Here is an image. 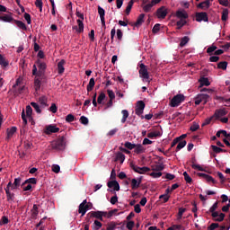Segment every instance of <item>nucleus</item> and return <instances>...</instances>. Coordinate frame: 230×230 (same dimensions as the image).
<instances>
[{"instance_id":"nucleus-57","label":"nucleus","mask_w":230,"mask_h":230,"mask_svg":"<svg viewBox=\"0 0 230 230\" xmlns=\"http://www.w3.org/2000/svg\"><path fill=\"white\" fill-rule=\"evenodd\" d=\"M160 200H164V203L168 202L170 200V195L167 194H162L159 197Z\"/></svg>"},{"instance_id":"nucleus-52","label":"nucleus","mask_w":230,"mask_h":230,"mask_svg":"<svg viewBox=\"0 0 230 230\" xmlns=\"http://www.w3.org/2000/svg\"><path fill=\"white\" fill-rule=\"evenodd\" d=\"M211 148H212L213 152H215V154H220L222 152H226L225 149H222L217 146H211Z\"/></svg>"},{"instance_id":"nucleus-44","label":"nucleus","mask_w":230,"mask_h":230,"mask_svg":"<svg viewBox=\"0 0 230 230\" xmlns=\"http://www.w3.org/2000/svg\"><path fill=\"white\" fill-rule=\"evenodd\" d=\"M188 22L186 20H180L176 22L177 30H181L182 26H186Z\"/></svg>"},{"instance_id":"nucleus-51","label":"nucleus","mask_w":230,"mask_h":230,"mask_svg":"<svg viewBox=\"0 0 230 230\" xmlns=\"http://www.w3.org/2000/svg\"><path fill=\"white\" fill-rule=\"evenodd\" d=\"M217 47L215 46V45H212V46H210V47H208V48L207 49V53H208V55H213L214 51H217Z\"/></svg>"},{"instance_id":"nucleus-8","label":"nucleus","mask_w":230,"mask_h":230,"mask_svg":"<svg viewBox=\"0 0 230 230\" xmlns=\"http://www.w3.org/2000/svg\"><path fill=\"white\" fill-rule=\"evenodd\" d=\"M168 15V8L166 6H161L156 10V17L158 19H166Z\"/></svg>"},{"instance_id":"nucleus-27","label":"nucleus","mask_w":230,"mask_h":230,"mask_svg":"<svg viewBox=\"0 0 230 230\" xmlns=\"http://www.w3.org/2000/svg\"><path fill=\"white\" fill-rule=\"evenodd\" d=\"M89 210V206L84 205L81 208V205H79L78 213L81 215V217H84L87 211Z\"/></svg>"},{"instance_id":"nucleus-9","label":"nucleus","mask_w":230,"mask_h":230,"mask_svg":"<svg viewBox=\"0 0 230 230\" xmlns=\"http://www.w3.org/2000/svg\"><path fill=\"white\" fill-rule=\"evenodd\" d=\"M196 21L197 22H208L209 21V18L208 17V13L201 12L196 13Z\"/></svg>"},{"instance_id":"nucleus-29","label":"nucleus","mask_w":230,"mask_h":230,"mask_svg":"<svg viewBox=\"0 0 230 230\" xmlns=\"http://www.w3.org/2000/svg\"><path fill=\"white\" fill-rule=\"evenodd\" d=\"M195 158L192 159V164H191V168L193 170H198L199 172H206V169H204L202 166H200L199 164H195Z\"/></svg>"},{"instance_id":"nucleus-15","label":"nucleus","mask_w":230,"mask_h":230,"mask_svg":"<svg viewBox=\"0 0 230 230\" xmlns=\"http://www.w3.org/2000/svg\"><path fill=\"white\" fill-rule=\"evenodd\" d=\"M17 132V128L16 127H12L11 128H7L6 130V141H10V139H12V137H13V134H15Z\"/></svg>"},{"instance_id":"nucleus-61","label":"nucleus","mask_w":230,"mask_h":230,"mask_svg":"<svg viewBox=\"0 0 230 230\" xmlns=\"http://www.w3.org/2000/svg\"><path fill=\"white\" fill-rule=\"evenodd\" d=\"M93 226H94V229H95V230H100V229H102V222H100V221H98V220H95V221L93 222Z\"/></svg>"},{"instance_id":"nucleus-64","label":"nucleus","mask_w":230,"mask_h":230,"mask_svg":"<svg viewBox=\"0 0 230 230\" xmlns=\"http://www.w3.org/2000/svg\"><path fill=\"white\" fill-rule=\"evenodd\" d=\"M160 30H161V24L156 23V24H155V26L153 27L152 32H153V33H157Z\"/></svg>"},{"instance_id":"nucleus-19","label":"nucleus","mask_w":230,"mask_h":230,"mask_svg":"<svg viewBox=\"0 0 230 230\" xmlns=\"http://www.w3.org/2000/svg\"><path fill=\"white\" fill-rule=\"evenodd\" d=\"M199 82L200 87H204V85H206V87H209V85H211V83H209V79H208V77H200Z\"/></svg>"},{"instance_id":"nucleus-2","label":"nucleus","mask_w":230,"mask_h":230,"mask_svg":"<svg viewBox=\"0 0 230 230\" xmlns=\"http://www.w3.org/2000/svg\"><path fill=\"white\" fill-rule=\"evenodd\" d=\"M50 148L55 152H62L66 150V137H60L59 138L53 140L50 143Z\"/></svg>"},{"instance_id":"nucleus-11","label":"nucleus","mask_w":230,"mask_h":230,"mask_svg":"<svg viewBox=\"0 0 230 230\" xmlns=\"http://www.w3.org/2000/svg\"><path fill=\"white\" fill-rule=\"evenodd\" d=\"M90 218H97L101 222H103V217H102V211H91L87 214Z\"/></svg>"},{"instance_id":"nucleus-22","label":"nucleus","mask_w":230,"mask_h":230,"mask_svg":"<svg viewBox=\"0 0 230 230\" xmlns=\"http://www.w3.org/2000/svg\"><path fill=\"white\" fill-rule=\"evenodd\" d=\"M39 217V205L34 204L31 209V218L35 219Z\"/></svg>"},{"instance_id":"nucleus-32","label":"nucleus","mask_w":230,"mask_h":230,"mask_svg":"<svg viewBox=\"0 0 230 230\" xmlns=\"http://www.w3.org/2000/svg\"><path fill=\"white\" fill-rule=\"evenodd\" d=\"M134 152L135 154H143V152H145V147L141 144L136 145Z\"/></svg>"},{"instance_id":"nucleus-48","label":"nucleus","mask_w":230,"mask_h":230,"mask_svg":"<svg viewBox=\"0 0 230 230\" xmlns=\"http://www.w3.org/2000/svg\"><path fill=\"white\" fill-rule=\"evenodd\" d=\"M183 177H184L185 181H186L188 184H191V182H193V179H191L190 175L188 174L187 172H183Z\"/></svg>"},{"instance_id":"nucleus-13","label":"nucleus","mask_w":230,"mask_h":230,"mask_svg":"<svg viewBox=\"0 0 230 230\" xmlns=\"http://www.w3.org/2000/svg\"><path fill=\"white\" fill-rule=\"evenodd\" d=\"M176 17L180 19V21H186L188 19L189 15L188 13L185 10L180 9L176 12Z\"/></svg>"},{"instance_id":"nucleus-35","label":"nucleus","mask_w":230,"mask_h":230,"mask_svg":"<svg viewBox=\"0 0 230 230\" xmlns=\"http://www.w3.org/2000/svg\"><path fill=\"white\" fill-rule=\"evenodd\" d=\"M132 6H134V0H130L126 7L125 13L127 15L130 14V12L132 10Z\"/></svg>"},{"instance_id":"nucleus-50","label":"nucleus","mask_w":230,"mask_h":230,"mask_svg":"<svg viewBox=\"0 0 230 230\" xmlns=\"http://www.w3.org/2000/svg\"><path fill=\"white\" fill-rule=\"evenodd\" d=\"M31 107H33L38 114H40V112H42V111L40 110V106H39L37 102H31Z\"/></svg>"},{"instance_id":"nucleus-55","label":"nucleus","mask_w":230,"mask_h":230,"mask_svg":"<svg viewBox=\"0 0 230 230\" xmlns=\"http://www.w3.org/2000/svg\"><path fill=\"white\" fill-rule=\"evenodd\" d=\"M119 130V128H115L113 129H111L108 133H107V136L109 137H112V136H116V133Z\"/></svg>"},{"instance_id":"nucleus-58","label":"nucleus","mask_w":230,"mask_h":230,"mask_svg":"<svg viewBox=\"0 0 230 230\" xmlns=\"http://www.w3.org/2000/svg\"><path fill=\"white\" fill-rule=\"evenodd\" d=\"M35 6L40 9V12H42V6H43L42 0H36Z\"/></svg>"},{"instance_id":"nucleus-62","label":"nucleus","mask_w":230,"mask_h":230,"mask_svg":"<svg viewBox=\"0 0 230 230\" xmlns=\"http://www.w3.org/2000/svg\"><path fill=\"white\" fill-rule=\"evenodd\" d=\"M117 226L118 225L116 223L111 222V223L108 224L106 230H116Z\"/></svg>"},{"instance_id":"nucleus-49","label":"nucleus","mask_w":230,"mask_h":230,"mask_svg":"<svg viewBox=\"0 0 230 230\" xmlns=\"http://www.w3.org/2000/svg\"><path fill=\"white\" fill-rule=\"evenodd\" d=\"M139 182L137 181V180L136 178L131 180V188L132 190H137V188H139Z\"/></svg>"},{"instance_id":"nucleus-45","label":"nucleus","mask_w":230,"mask_h":230,"mask_svg":"<svg viewBox=\"0 0 230 230\" xmlns=\"http://www.w3.org/2000/svg\"><path fill=\"white\" fill-rule=\"evenodd\" d=\"M217 69H223L226 71L227 69V61H221L217 64Z\"/></svg>"},{"instance_id":"nucleus-26","label":"nucleus","mask_w":230,"mask_h":230,"mask_svg":"<svg viewBox=\"0 0 230 230\" xmlns=\"http://www.w3.org/2000/svg\"><path fill=\"white\" fill-rule=\"evenodd\" d=\"M161 136H163V133H161V131H155V132L147 133V137L149 139H154V137H161Z\"/></svg>"},{"instance_id":"nucleus-16","label":"nucleus","mask_w":230,"mask_h":230,"mask_svg":"<svg viewBox=\"0 0 230 230\" xmlns=\"http://www.w3.org/2000/svg\"><path fill=\"white\" fill-rule=\"evenodd\" d=\"M64 66H66V60L61 59L58 63V75H63L64 71H66V68L64 67Z\"/></svg>"},{"instance_id":"nucleus-6","label":"nucleus","mask_w":230,"mask_h":230,"mask_svg":"<svg viewBox=\"0 0 230 230\" xmlns=\"http://www.w3.org/2000/svg\"><path fill=\"white\" fill-rule=\"evenodd\" d=\"M184 100V95L177 94L171 100L170 105L171 107H179V105H181Z\"/></svg>"},{"instance_id":"nucleus-63","label":"nucleus","mask_w":230,"mask_h":230,"mask_svg":"<svg viewBox=\"0 0 230 230\" xmlns=\"http://www.w3.org/2000/svg\"><path fill=\"white\" fill-rule=\"evenodd\" d=\"M217 227H220V225H218V223H212V224L208 227V230H215V229H217Z\"/></svg>"},{"instance_id":"nucleus-34","label":"nucleus","mask_w":230,"mask_h":230,"mask_svg":"<svg viewBox=\"0 0 230 230\" xmlns=\"http://www.w3.org/2000/svg\"><path fill=\"white\" fill-rule=\"evenodd\" d=\"M26 184H37V178H29L24 182L22 183V186L24 187Z\"/></svg>"},{"instance_id":"nucleus-7","label":"nucleus","mask_w":230,"mask_h":230,"mask_svg":"<svg viewBox=\"0 0 230 230\" xmlns=\"http://www.w3.org/2000/svg\"><path fill=\"white\" fill-rule=\"evenodd\" d=\"M145 107H146V104H145V102L137 101L135 108V114H137V116H142L145 111Z\"/></svg>"},{"instance_id":"nucleus-10","label":"nucleus","mask_w":230,"mask_h":230,"mask_svg":"<svg viewBox=\"0 0 230 230\" xmlns=\"http://www.w3.org/2000/svg\"><path fill=\"white\" fill-rule=\"evenodd\" d=\"M108 188H113L112 190L108 189V191L112 193L113 191H119V183L117 181H110L107 183Z\"/></svg>"},{"instance_id":"nucleus-30","label":"nucleus","mask_w":230,"mask_h":230,"mask_svg":"<svg viewBox=\"0 0 230 230\" xmlns=\"http://www.w3.org/2000/svg\"><path fill=\"white\" fill-rule=\"evenodd\" d=\"M115 161H119L121 164L125 162V155L121 152L116 154Z\"/></svg>"},{"instance_id":"nucleus-24","label":"nucleus","mask_w":230,"mask_h":230,"mask_svg":"<svg viewBox=\"0 0 230 230\" xmlns=\"http://www.w3.org/2000/svg\"><path fill=\"white\" fill-rule=\"evenodd\" d=\"M227 19H229V9L225 8L222 11L221 21L226 22V21H227Z\"/></svg>"},{"instance_id":"nucleus-4","label":"nucleus","mask_w":230,"mask_h":230,"mask_svg":"<svg viewBox=\"0 0 230 230\" xmlns=\"http://www.w3.org/2000/svg\"><path fill=\"white\" fill-rule=\"evenodd\" d=\"M195 105H200L203 103V105H206L208 102L209 101V95L206 93H199L195 97Z\"/></svg>"},{"instance_id":"nucleus-40","label":"nucleus","mask_w":230,"mask_h":230,"mask_svg":"<svg viewBox=\"0 0 230 230\" xmlns=\"http://www.w3.org/2000/svg\"><path fill=\"white\" fill-rule=\"evenodd\" d=\"M224 218H226V214L218 213V216L213 217L214 222H224Z\"/></svg>"},{"instance_id":"nucleus-59","label":"nucleus","mask_w":230,"mask_h":230,"mask_svg":"<svg viewBox=\"0 0 230 230\" xmlns=\"http://www.w3.org/2000/svg\"><path fill=\"white\" fill-rule=\"evenodd\" d=\"M32 112H33V109H31V106H30V105L26 106L27 118H31Z\"/></svg>"},{"instance_id":"nucleus-33","label":"nucleus","mask_w":230,"mask_h":230,"mask_svg":"<svg viewBox=\"0 0 230 230\" xmlns=\"http://www.w3.org/2000/svg\"><path fill=\"white\" fill-rule=\"evenodd\" d=\"M153 172H163L164 170V165L163 164H155L152 166Z\"/></svg>"},{"instance_id":"nucleus-25","label":"nucleus","mask_w":230,"mask_h":230,"mask_svg":"<svg viewBox=\"0 0 230 230\" xmlns=\"http://www.w3.org/2000/svg\"><path fill=\"white\" fill-rule=\"evenodd\" d=\"M226 114H227V111H226V109H220V110H217L215 111L216 118H222L223 116H226Z\"/></svg>"},{"instance_id":"nucleus-1","label":"nucleus","mask_w":230,"mask_h":230,"mask_svg":"<svg viewBox=\"0 0 230 230\" xmlns=\"http://www.w3.org/2000/svg\"><path fill=\"white\" fill-rule=\"evenodd\" d=\"M47 67L46 63L40 61V59H38L36 64L32 66V75L33 76H36L34 79V89L36 93L40 91L42 84H48V76H46Z\"/></svg>"},{"instance_id":"nucleus-60","label":"nucleus","mask_w":230,"mask_h":230,"mask_svg":"<svg viewBox=\"0 0 230 230\" xmlns=\"http://www.w3.org/2000/svg\"><path fill=\"white\" fill-rule=\"evenodd\" d=\"M80 122L82 125H89V119H87L85 116H81Z\"/></svg>"},{"instance_id":"nucleus-12","label":"nucleus","mask_w":230,"mask_h":230,"mask_svg":"<svg viewBox=\"0 0 230 230\" xmlns=\"http://www.w3.org/2000/svg\"><path fill=\"white\" fill-rule=\"evenodd\" d=\"M217 209H218V201H216L208 210V213H211L212 218L218 217V211Z\"/></svg>"},{"instance_id":"nucleus-42","label":"nucleus","mask_w":230,"mask_h":230,"mask_svg":"<svg viewBox=\"0 0 230 230\" xmlns=\"http://www.w3.org/2000/svg\"><path fill=\"white\" fill-rule=\"evenodd\" d=\"M188 42H190V37L185 36V37L181 38V42H180V48H184V46H186V44H188Z\"/></svg>"},{"instance_id":"nucleus-41","label":"nucleus","mask_w":230,"mask_h":230,"mask_svg":"<svg viewBox=\"0 0 230 230\" xmlns=\"http://www.w3.org/2000/svg\"><path fill=\"white\" fill-rule=\"evenodd\" d=\"M39 102L41 107H48V98L46 96H41L39 98Z\"/></svg>"},{"instance_id":"nucleus-36","label":"nucleus","mask_w":230,"mask_h":230,"mask_svg":"<svg viewBox=\"0 0 230 230\" xmlns=\"http://www.w3.org/2000/svg\"><path fill=\"white\" fill-rule=\"evenodd\" d=\"M186 145H187L186 140H181V141L178 142L175 152H179V150H182V148H184V146H186Z\"/></svg>"},{"instance_id":"nucleus-46","label":"nucleus","mask_w":230,"mask_h":230,"mask_svg":"<svg viewBox=\"0 0 230 230\" xmlns=\"http://www.w3.org/2000/svg\"><path fill=\"white\" fill-rule=\"evenodd\" d=\"M98 13L100 15V19H105V9L102 6L98 5Z\"/></svg>"},{"instance_id":"nucleus-18","label":"nucleus","mask_w":230,"mask_h":230,"mask_svg":"<svg viewBox=\"0 0 230 230\" xmlns=\"http://www.w3.org/2000/svg\"><path fill=\"white\" fill-rule=\"evenodd\" d=\"M84 20H80L78 19L76 22H77V24L78 26H75L73 27V30H76L77 33H84Z\"/></svg>"},{"instance_id":"nucleus-38","label":"nucleus","mask_w":230,"mask_h":230,"mask_svg":"<svg viewBox=\"0 0 230 230\" xmlns=\"http://www.w3.org/2000/svg\"><path fill=\"white\" fill-rule=\"evenodd\" d=\"M95 82H94V78H91L89 81V84L87 85V92L91 93V91H93V89H94V85H95Z\"/></svg>"},{"instance_id":"nucleus-43","label":"nucleus","mask_w":230,"mask_h":230,"mask_svg":"<svg viewBox=\"0 0 230 230\" xmlns=\"http://www.w3.org/2000/svg\"><path fill=\"white\" fill-rule=\"evenodd\" d=\"M0 66H3V67H8V61L1 54H0Z\"/></svg>"},{"instance_id":"nucleus-14","label":"nucleus","mask_w":230,"mask_h":230,"mask_svg":"<svg viewBox=\"0 0 230 230\" xmlns=\"http://www.w3.org/2000/svg\"><path fill=\"white\" fill-rule=\"evenodd\" d=\"M60 128H57V126L49 125L46 127L45 134H57V132H59Z\"/></svg>"},{"instance_id":"nucleus-56","label":"nucleus","mask_w":230,"mask_h":230,"mask_svg":"<svg viewBox=\"0 0 230 230\" xmlns=\"http://www.w3.org/2000/svg\"><path fill=\"white\" fill-rule=\"evenodd\" d=\"M112 211L105 212V211H101L102 217H105V218H111L112 217Z\"/></svg>"},{"instance_id":"nucleus-31","label":"nucleus","mask_w":230,"mask_h":230,"mask_svg":"<svg viewBox=\"0 0 230 230\" xmlns=\"http://www.w3.org/2000/svg\"><path fill=\"white\" fill-rule=\"evenodd\" d=\"M145 22V13H141L135 23V26H141Z\"/></svg>"},{"instance_id":"nucleus-28","label":"nucleus","mask_w":230,"mask_h":230,"mask_svg":"<svg viewBox=\"0 0 230 230\" xmlns=\"http://www.w3.org/2000/svg\"><path fill=\"white\" fill-rule=\"evenodd\" d=\"M0 21H3L4 22H12L13 20V17H12L9 14L0 15Z\"/></svg>"},{"instance_id":"nucleus-17","label":"nucleus","mask_w":230,"mask_h":230,"mask_svg":"<svg viewBox=\"0 0 230 230\" xmlns=\"http://www.w3.org/2000/svg\"><path fill=\"white\" fill-rule=\"evenodd\" d=\"M5 195H6L7 202L12 203L15 201V194L10 191V190L6 189Z\"/></svg>"},{"instance_id":"nucleus-39","label":"nucleus","mask_w":230,"mask_h":230,"mask_svg":"<svg viewBox=\"0 0 230 230\" xmlns=\"http://www.w3.org/2000/svg\"><path fill=\"white\" fill-rule=\"evenodd\" d=\"M121 114H122L121 123H126V122H127V119H128V116H129L128 111H127V110H122V111H121Z\"/></svg>"},{"instance_id":"nucleus-53","label":"nucleus","mask_w":230,"mask_h":230,"mask_svg":"<svg viewBox=\"0 0 230 230\" xmlns=\"http://www.w3.org/2000/svg\"><path fill=\"white\" fill-rule=\"evenodd\" d=\"M75 119H76V118H75V115H73V114H68V115L66 117V123H73V121H75Z\"/></svg>"},{"instance_id":"nucleus-21","label":"nucleus","mask_w":230,"mask_h":230,"mask_svg":"<svg viewBox=\"0 0 230 230\" xmlns=\"http://www.w3.org/2000/svg\"><path fill=\"white\" fill-rule=\"evenodd\" d=\"M13 22L14 24H16V26H18V28H20V30H23L24 31L28 30V27H26V23L22 21L13 20Z\"/></svg>"},{"instance_id":"nucleus-20","label":"nucleus","mask_w":230,"mask_h":230,"mask_svg":"<svg viewBox=\"0 0 230 230\" xmlns=\"http://www.w3.org/2000/svg\"><path fill=\"white\" fill-rule=\"evenodd\" d=\"M22 182V178L21 177L15 178L13 185V190H19V186L22 187V184H21Z\"/></svg>"},{"instance_id":"nucleus-3","label":"nucleus","mask_w":230,"mask_h":230,"mask_svg":"<svg viewBox=\"0 0 230 230\" xmlns=\"http://www.w3.org/2000/svg\"><path fill=\"white\" fill-rule=\"evenodd\" d=\"M139 67L140 69L138 73H139L140 78H143L145 82H148V84H150V74L148 73V68L143 63L139 65Z\"/></svg>"},{"instance_id":"nucleus-5","label":"nucleus","mask_w":230,"mask_h":230,"mask_svg":"<svg viewBox=\"0 0 230 230\" xmlns=\"http://www.w3.org/2000/svg\"><path fill=\"white\" fill-rule=\"evenodd\" d=\"M129 166L132 170L135 171L136 173H139L140 175H144V173L150 172L149 167H146V166L139 167L137 165H135V164L132 162L129 164Z\"/></svg>"},{"instance_id":"nucleus-54","label":"nucleus","mask_w":230,"mask_h":230,"mask_svg":"<svg viewBox=\"0 0 230 230\" xmlns=\"http://www.w3.org/2000/svg\"><path fill=\"white\" fill-rule=\"evenodd\" d=\"M125 148H128V150H134L136 148V144H132L130 142H126L124 144Z\"/></svg>"},{"instance_id":"nucleus-23","label":"nucleus","mask_w":230,"mask_h":230,"mask_svg":"<svg viewBox=\"0 0 230 230\" xmlns=\"http://www.w3.org/2000/svg\"><path fill=\"white\" fill-rule=\"evenodd\" d=\"M106 99H107V95L105 94V93L102 92L97 98V103H99V105H103L105 104L103 101Z\"/></svg>"},{"instance_id":"nucleus-37","label":"nucleus","mask_w":230,"mask_h":230,"mask_svg":"<svg viewBox=\"0 0 230 230\" xmlns=\"http://www.w3.org/2000/svg\"><path fill=\"white\" fill-rule=\"evenodd\" d=\"M142 8L146 13H148L149 12L152 11V8H154V5L152 4V3H149L145 5L142 4Z\"/></svg>"},{"instance_id":"nucleus-47","label":"nucleus","mask_w":230,"mask_h":230,"mask_svg":"<svg viewBox=\"0 0 230 230\" xmlns=\"http://www.w3.org/2000/svg\"><path fill=\"white\" fill-rule=\"evenodd\" d=\"M209 4H210L209 0H206L204 2L199 3L198 5V8H202V9L209 8Z\"/></svg>"}]
</instances>
